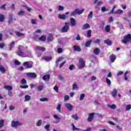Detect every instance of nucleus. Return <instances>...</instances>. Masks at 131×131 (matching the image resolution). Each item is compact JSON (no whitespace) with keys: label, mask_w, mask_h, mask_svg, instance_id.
<instances>
[{"label":"nucleus","mask_w":131,"mask_h":131,"mask_svg":"<svg viewBox=\"0 0 131 131\" xmlns=\"http://www.w3.org/2000/svg\"><path fill=\"white\" fill-rule=\"evenodd\" d=\"M122 43H124V45H126L127 46L131 43V34H127L124 36V39L121 40Z\"/></svg>","instance_id":"1"},{"label":"nucleus","mask_w":131,"mask_h":131,"mask_svg":"<svg viewBox=\"0 0 131 131\" xmlns=\"http://www.w3.org/2000/svg\"><path fill=\"white\" fill-rule=\"evenodd\" d=\"M17 49L18 50L16 52V53L17 54L18 56L19 57H23V58H24V55H25V53H24L23 52V50H24V46H19Z\"/></svg>","instance_id":"2"},{"label":"nucleus","mask_w":131,"mask_h":131,"mask_svg":"<svg viewBox=\"0 0 131 131\" xmlns=\"http://www.w3.org/2000/svg\"><path fill=\"white\" fill-rule=\"evenodd\" d=\"M83 12H84V9L79 10V9L76 8L75 9L74 11H73L71 13V16H76V15H81V14H82Z\"/></svg>","instance_id":"3"},{"label":"nucleus","mask_w":131,"mask_h":131,"mask_svg":"<svg viewBox=\"0 0 131 131\" xmlns=\"http://www.w3.org/2000/svg\"><path fill=\"white\" fill-rule=\"evenodd\" d=\"M79 69H83L85 67V62L83 61V59L80 58L79 61Z\"/></svg>","instance_id":"4"},{"label":"nucleus","mask_w":131,"mask_h":131,"mask_svg":"<svg viewBox=\"0 0 131 131\" xmlns=\"http://www.w3.org/2000/svg\"><path fill=\"white\" fill-rule=\"evenodd\" d=\"M22 123H20V122L18 121H15L14 120H13L11 122V126L12 127H16L17 126H19L22 125Z\"/></svg>","instance_id":"5"},{"label":"nucleus","mask_w":131,"mask_h":131,"mask_svg":"<svg viewBox=\"0 0 131 131\" xmlns=\"http://www.w3.org/2000/svg\"><path fill=\"white\" fill-rule=\"evenodd\" d=\"M68 30H69V25L68 24V23L66 22L65 26H63L61 29V32H63V33L67 32Z\"/></svg>","instance_id":"6"},{"label":"nucleus","mask_w":131,"mask_h":131,"mask_svg":"<svg viewBox=\"0 0 131 131\" xmlns=\"http://www.w3.org/2000/svg\"><path fill=\"white\" fill-rule=\"evenodd\" d=\"M27 76L30 78H36L37 75L35 73H27Z\"/></svg>","instance_id":"7"},{"label":"nucleus","mask_w":131,"mask_h":131,"mask_svg":"<svg viewBox=\"0 0 131 131\" xmlns=\"http://www.w3.org/2000/svg\"><path fill=\"white\" fill-rule=\"evenodd\" d=\"M109 59L112 63H114L115 60H116V55L114 54H112L109 57Z\"/></svg>","instance_id":"8"},{"label":"nucleus","mask_w":131,"mask_h":131,"mask_svg":"<svg viewBox=\"0 0 131 131\" xmlns=\"http://www.w3.org/2000/svg\"><path fill=\"white\" fill-rule=\"evenodd\" d=\"M23 66L26 67L27 69L32 68V64H30L29 61H26L23 63Z\"/></svg>","instance_id":"9"},{"label":"nucleus","mask_w":131,"mask_h":131,"mask_svg":"<svg viewBox=\"0 0 131 131\" xmlns=\"http://www.w3.org/2000/svg\"><path fill=\"white\" fill-rule=\"evenodd\" d=\"M65 107L69 110V111H72V109L73 108V106L71 105V104L69 103H67L65 104Z\"/></svg>","instance_id":"10"},{"label":"nucleus","mask_w":131,"mask_h":131,"mask_svg":"<svg viewBox=\"0 0 131 131\" xmlns=\"http://www.w3.org/2000/svg\"><path fill=\"white\" fill-rule=\"evenodd\" d=\"M95 117V113H91L89 114V117L88 118V120L89 122H91Z\"/></svg>","instance_id":"11"},{"label":"nucleus","mask_w":131,"mask_h":131,"mask_svg":"<svg viewBox=\"0 0 131 131\" xmlns=\"http://www.w3.org/2000/svg\"><path fill=\"white\" fill-rule=\"evenodd\" d=\"M50 75H45L42 77V79L45 81H50Z\"/></svg>","instance_id":"12"},{"label":"nucleus","mask_w":131,"mask_h":131,"mask_svg":"<svg viewBox=\"0 0 131 131\" xmlns=\"http://www.w3.org/2000/svg\"><path fill=\"white\" fill-rule=\"evenodd\" d=\"M101 52V50L98 48H97L93 50V53L94 55H99Z\"/></svg>","instance_id":"13"},{"label":"nucleus","mask_w":131,"mask_h":131,"mask_svg":"<svg viewBox=\"0 0 131 131\" xmlns=\"http://www.w3.org/2000/svg\"><path fill=\"white\" fill-rule=\"evenodd\" d=\"M82 28L83 30H85L89 29V28H91V26L89 24H85L83 25Z\"/></svg>","instance_id":"14"},{"label":"nucleus","mask_w":131,"mask_h":131,"mask_svg":"<svg viewBox=\"0 0 131 131\" xmlns=\"http://www.w3.org/2000/svg\"><path fill=\"white\" fill-rule=\"evenodd\" d=\"M35 50L37 51H41V52H45L46 51V48L41 47H36Z\"/></svg>","instance_id":"15"},{"label":"nucleus","mask_w":131,"mask_h":131,"mask_svg":"<svg viewBox=\"0 0 131 131\" xmlns=\"http://www.w3.org/2000/svg\"><path fill=\"white\" fill-rule=\"evenodd\" d=\"M104 43H106L107 46H112L113 42L110 39H106L104 41Z\"/></svg>","instance_id":"16"},{"label":"nucleus","mask_w":131,"mask_h":131,"mask_svg":"<svg viewBox=\"0 0 131 131\" xmlns=\"http://www.w3.org/2000/svg\"><path fill=\"white\" fill-rule=\"evenodd\" d=\"M73 48L74 51H76L77 52H81V48L79 46H74Z\"/></svg>","instance_id":"17"},{"label":"nucleus","mask_w":131,"mask_h":131,"mask_svg":"<svg viewBox=\"0 0 131 131\" xmlns=\"http://www.w3.org/2000/svg\"><path fill=\"white\" fill-rule=\"evenodd\" d=\"M92 39L87 41L85 43V47H86V48H90V47H91V44L92 43Z\"/></svg>","instance_id":"18"},{"label":"nucleus","mask_w":131,"mask_h":131,"mask_svg":"<svg viewBox=\"0 0 131 131\" xmlns=\"http://www.w3.org/2000/svg\"><path fill=\"white\" fill-rule=\"evenodd\" d=\"M42 60H45V61L49 62V61H51V60H52V57L50 56H44L42 57Z\"/></svg>","instance_id":"19"},{"label":"nucleus","mask_w":131,"mask_h":131,"mask_svg":"<svg viewBox=\"0 0 131 131\" xmlns=\"http://www.w3.org/2000/svg\"><path fill=\"white\" fill-rule=\"evenodd\" d=\"M13 20H14V18L13 17V16L10 15L8 20V23L9 25H10V24L13 23Z\"/></svg>","instance_id":"20"},{"label":"nucleus","mask_w":131,"mask_h":131,"mask_svg":"<svg viewBox=\"0 0 131 131\" xmlns=\"http://www.w3.org/2000/svg\"><path fill=\"white\" fill-rule=\"evenodd\" d=\"M66 15L64 14H59L58 15V18L61 20H65L66 19Z\"/></svg>","instance_id":"21"},{"label":"nucleus","mask_w":131,"mask_h":131,"mask_svg":"<svg viewBox=\"0 0 131 131\" xmlns=\"http://www.w3.org/2000/svg\"><path fill=\"white\" fill-rule=\"evenodd\" d=\"M122 13H123V10H121L120 9H118L117 11H114V14H115V15H118L119 14H122Z\"/></svg>","instance_id":"22"},{"label":"nucleus","mask_w":131,"mask_h":131,"mask_svg":"<svg viewBox=\"0 0 131 131\" xmlns=\"http://www.w3.org/2000/svg\"><path fill=\"white\" fill-rule=\"evenodd\" d=\"M53 35H52V34H49L47 37V40L48 41H52V40H53Z\"/></svg>","instance_id":"23"},{"label":"nucleus","mask_w":131,"mask_h":131,"mask_svg":"<svg viewBox=\"0 0 131 131\" xmlns=\"http://www.w3.org/2000/svg\"><path fill=\"white\" fill-rule=\"evenodd\" d=\"M54 119L56 120V122H60V120H61V118L58 116L57 115H54L53 116Z\"/></svg>","instance_id":"24"},{"label":"nucleus","mask_w":131,"mask_h":131,"mask_svg":"<svg viewBox=\"0 0 131 131\" xmlns=\"http://www.w3.org/2000/svg\"><path fill=\"white\" fill-rule=\"evenodd\" d=\"M104 30L106 32H110L111 28L110 25H106L104 27Z\"/></svg>","instance_id":"25"},{"label":"nucleus","mask_w":131,"mask_h":131,"mask_svg":"<svg viewBox=\"0 0 131 131\" xmlns=\"http://www.w3.org/2000/svg\"><path fill=\"white\" fill-rule=\"evenodd\" d=\"M71 24L72 26H75V24H76L75 19H74V18L71 19Z\"/></svg>","instance_id":"26"},{"label":"nucleus","mask_w":131,"mask_h":131,"mask_svg":"<svg viewBox=\"0 0 131 131\" xmlns=\"http://www.w3.org/2000/svg\"><path fill=\"white\" fill-rule=\"evenodd\" d=\"M112 95L114 98H115V97L117 96V90H116V89H114Z\"/></svg>","instance_id":"27"},{"label":"nucleus","mask_w":131,"mask_h":131,"mask_svg":"<svg viewBox=\"0 0 131 131\" xmlns=\"http://www.w3.org/2000/svg\"><path fill=\"white\" fill-rule=\"evenodd\" d=\"M46 39H47V37L46 36H41L39 38V40H40L41 41H46Z\"/></svg>","instance_id":"28"},{"label":"nucleus","mask_w":131,"mask_h":131,"mask_svg":"<svg viewBox=\"0 0 131 131\" xmlns=\"http://www.w3.org/2000/svg\"><path fill=\"white\" fill-rule=\"evenodd\" d=\"M4 89H5V90H8V91H12V90H13V88L10 85H5Z\"/></svg>","instance_id":"29"},{"label":"nucleus","mask_w":131,"mask_h":131,"mask_svg":"<svg viewBox=\"0 0 131 131\" xmlns=\"http://www.w3.org/2000/svg\"><path fill=\"white\" fill-rule=\"evenodd\" d=\"M62 60H64V57H59L56 61V64H59V62H60V61H62Z\"/></svg>","instance_id":"30"},{"label":"nucleus","mask_w":131,"mask_h":131,"mask_svg":"<svg viewBox=\"0 0 131 131\" xmlns=\"http://www.w3.org/2000/svg\"><path fill=\"white\" fill-rule=\"evenodd\" d=\"M5 20V16L2 14H0V22H4Z\"/></svg>","instance_id":"31"},{"label":"nucleus","mask_w":131,"mask_h":131,"mask_svg":"<svg viewBox=\"0 0 131 131\" xmlns=\"http://www.w3.org/2000/svg\"><path fill=\"white\" fill-rule=\"evenodd\" d=\"M4 123H5V120H0V128H2V127H3L4 125H5Z\"/></svg>","instance_id":"32"},{"label":"nucleus","mask_w":131,"mask_h":131,"mask_svg":"<svg viewBox=\"0 0 131 131\" xmlns=\"http://www.w3.org/2000/svg\"><path fill=\"white\" fill-rule=\"evenodd\" d=\"M42 90H43V85H39L37 88L38 92H41V91H42Z\"/></svg>","instance_id":"33"},{"label":"nucleus","mask_w":131,"mask_h":131,"mask_svg":"<svg viewBox=\"0 0 131 131\" xmlns=\"http://www.w3.org/2000/svg\"><path fill=\"white\" fill-rule=\"evenodd\" d=\"M103 4V2H102V1H99L97 3V4L95 6V8L96 9H98V7L99 6H101V5Z\"/></svg>","instance_id":"34"},{"label":"nucleus","mask_w":131,"mask_h":131,"mask_svg":"<svg viewBox=\"0 0 131 131\" xmlns=\"http://www.w3.org/2000/svg\"><path fill=\"white\" fill-rule=\"evenodd\" d=\"M92 36V30H89L87 31V37H91Z\"/></svg>","instance_id":"35"},{"label":"nucleus","mask_w":131,"mask_h":131,"mask_svg":"<svg viewBox=\"0 0 131 131\" xmlns=\"http://www.w3.org/2000/svg\"><path fill=\"white\" fill-rule=\"evenodd\" d=\"M0 71L2 72V73H5L6 72V69H5V68L4 67L1 66H0Z\"/></svg>","instance_id":"36"},{"label":"nucleus","mask_w":131,"mask_h":131,"mask_svg":"<svg viewBox=\"0 0 131 131\" xmlns=\"http://www.w3.org/2000/svg\"><path fill=\"white\" fill-rule=\"evenodd\" d=\"M15 34L17 36H24L25 34L23 33H21L19 32H15Z\"/></svg>","instance_id":"37"},{"label":"nucleus","mask_w":131,"mask_h":131,"mask_svg":"<svg viewBox=\"0 0 131 131\" xmlns=\"http://www.w3.org/2000/svg\"><path fill=\"white\" fill-rule=\"evenodd\" d=\"M30 96L29 95H26L25 96V101H29L30 100Z\"/></svg>","instance_id":"38"},{"label":"nucleus","mask_w":131,"mask_h":131,"mask_svg":"<svg viewBox=\"0 0 131 131\" xmlns=\"http://www.w3.org/2000/svg\"><path fill=\"white\" fill-rule=\"evenodd\" d=\"M84 97H85V94H81L80 95V101H82L83 99H84Z\"/></svg>","instance_id":"39"},{"label":"nucleus","mask_w":131,"mask_h":131,"mask_svg":"<svg viewBox=\"0 0 131 131\" xmlns=\"http://www.w3.org/2000/svg\"><path fill=\"white\" fill-rule=\"evenodd\" d=\"M74 90H78V86H77V85L76 84L74 83L73 85L72 90L74 91Z\"/></svg>","instance_id":"40"},{"label":"nucleus","mask_w":131,"mask_h":131,"mask_svg":"<svg viewBox=\"0 0 131 131\" xmlns=\"http://www.w3.org/2000/svg\"><path fill=\"white\" fill-rule=\"evenodd\" d=\"M21 84H26V83H27V81L26 80V79H25V78H23L21 80Z\"/></svg>","instance_id":"41"},{"label":"nucleus","mask_w":131,"mask_h":131,"mask_svg":"<svg viewBox=\"0 0 131 131\" xmlns=\"http://www.w3.org/2000/svg\"><path fill=\"white\" fill-rule=\"evenodd\" d=\"M56 110H57V111H58V112H61V104H58L57 105V106L56 107Z\"/></svg>","instance_id":"42"},{"label":"nucleus","mask_w":131,"mask_h":131,"mask_svg":"<svg viewBox=\"0 0 131 131\" xmlns=\"http://www.w3.org/2000/svg\"><path fill=\"white\" fill-rule=\"evenodd\" d=\"M42 121H41V120H39L36 123V126H40V125H41V123H42Z\"/></svg>","instance_id":"43"},{"label":"nucleus","mask_w":131,"mask_h":131,"mask_svg":"<svg viewBox=\"0 0 131 131\" xmlns=\"http://www.w3.org/2000/svg\"><path fill=\"white\" fill-rule=\"evenodd\" d=\"M53 90L55 91L57 93H59V88H58V86L57 85H55L54 87L53 88Z\"/></svg>","instance_id":"44"},{"label":"nucleus","mask_w":131,"mask_h":131,"mask_svg":"<svg viewBox=\"0 0 131 131\" xmlns=\"http://www.w3.org/2000/svg\"><path fill=\"white\" fill-rule=\"evenodd\" d=\"M48 100V99L47 98H42L40 99V102H46Z\"/></svg>","instance_id":"45"},{"label":"nucleus","mask_w":131,"mask_h":131,"mask_svg":"<svg viewBox=\"0 0 131 131\" xmlns=\"http://www.w3.org/2000/svg\"><path fill=\"white\" fill-rule=\"evenodd\" d=\"M72 118H74L75 120H77L78 119V116H77V114H75L72 116Z\"/></svg>","instance_id":"46"},{"label":"nucleus","mask_w":131,"mask_h":131,"mask_svg":"<svg viewBox=\"0 0 131 131\" xmlns=\"http://www.w3.org/2000/svg\"><path fill=\"white\" fill-rule=\"evenodd\" d=\"M131 109V105L129 104L126 106V111H129Z\"/></svg>","instance_id":"47"},{"label":"nucleus","mask_w":131,"mask_h":131,"mask_svg":"<svg viewBox=\"0 0 131 131\" xmlns=\"http://www.w3.org/2000/svg\"><path fill=\"white\" fill-rule=\"evenodd\" d=\"M106 81L108 85L111 84V80H110V79H109L108 78H106Z\"/></svg>","instance_id":"48"},{"label":"nucleus","mask_w":131,"mask_h":131,"mask_svg":"<svg viewBox=\"0 0 131 131\" xmlns=\"http://www.w3.org/2000/svg\"><path fill=\"white\" fill-rule=\"evenodd\" d=\"M14 64L15 65L19 66V65H21V62L18 60H15Z\"/></svg>","instance_id":"49"},{"label":"nucleus","mask_w":131,"mask_h":131,"mask_svg":"<svg viewBox=\"0 0 131 131\" xmlns=\"http://www.w3.org/2000/svg\"><path fill=\"white\" fill-rule=\"evenodd\" d=\"M14 46H15V42L14 41L11 42V43L10 44V49H13Z\"/></svg>","instance_id":"50"},{"label":"nucleus","mask_w":131,"mask_h":131,"mask_svg":"<svg viewBox=\"0 0 131 131\" xmlns=\"http://www.w3.org/2000/svg\"><path fill=\"white\" fill-rule=\"evenodd\" d=\"M18 16H23V15H24V11H20L18 13Z\"/></svg>","instance_id":"51"},{"label":"nucleus","mask_w":131,"mask_h":131,"mask_svg":"<svg viewBox=\"0 0 131 131\" xmlns=\"http://www.w3.org/2000/svg\"><path fill=\"white\" fill-rule=\"evenodd\" d=\"M20 89H28V85H23L20 86Z\"/></svg>","instance_id":"52"},{"label":"nucleus","mask_w":131,"mask_h":131,"mask_svg":"<svg viewBox=\"0 0 131 131\" xmlns=\"http://www.w3.org/2000/svg\"><path fill=\"white\" fill-rule=\"evenodd\" d=\"M63 52V49L61 48H59L57 50V53H58V54H61V53H62Z\"/></svg>","instance_id":"53"},{"label":"nucleus","mask_w":131,"mask_h":131,"mask_svg":"<svg viewBox=\"0 0 131 131\" xmlns=\"http://www.w3.org/2000/svg\"><path fill=\"white\" fill-rule=\"evenodd\" d=\"M90 18H93V11H91L88 15V19Z\"/></svg>","instance_id":"54"},{"label":"nucleus","mask_w":131,"mask_h":131,"mask_svg":"<svg viewBox=\"0 0 131 131\" xmlns=\"http://www.w3.org/2000/svg\"><path fill=\"white\" fill-rule=\"evenodd\" d=\"M109 107L111 109H115L116 108V105H115V104H113L112 105H109Z\"/></svg>","instance_id":"55"},{"label":"nucleus","mask_w":131,"mask_h":131,"mask_svg":"<svg viewBox=\"0 0 131 131\" xmlns=\"http://www.w3.org/2000/svg\"><path fill=\"white\" fill-rule=\"evenodd\" d=\"M101 11L102 12H107V11H108V9H106V7H102L101 8Z\"/></svg>","instance_id":"56"},{"label":"nucleus","mask_w":131,"mask_h":131,"mask_svg":"<svg viewBox=\"0 0 131 131\" xmlns=\"http://www.w3.org/2000/svg\"><path fill=\"white\" fill-rule=\"evenodd\" d=\"M45 128L47 131H50V124H47L45 126Z\"/></svg>","instance_id":"57"},{"label":"nucleus","mask_w":131,"mask_h":131,"mask_svg":"<svg viewBox=\"0 0 131 131\" xmlns=\"http://www.w3.org/2000/svg\"><path fill=\"white\" fill-rule=\"evenodd\" d=\"M122 74H123V72L120 71L118 72V73L117 74V76H119L120 75H122Z\"/></svg>","instance_id":"58"},{"label":"nucleus","mask_w":131,"mask_h":131,"mask_svg":"<svg viewBox=\"0 0 131 131\" xmlns=\"http://www.w3.org/2000/svg\"><path fill=\"white\" fill-rule=\"evenodd\" d=\"M74 68V64H71L69 67V69L71 71L73 70Z\"/></svg>","instance_id":"59"},{"label":"nucleus","mask_w":131,"mask_h":131,"mask_svg":"<svg viewBox=\"0 0 131 131\" xmlns=\"http://www.w3.org/2000/svg\"><path fill=\"white\" fill-rule=\"evenodd\" d=\"M69 100V96L66 95L64 97V101H68Z\"/></svg>","instance_id":"60"},{"label":"nucleus","mask_w":131,"mask_h":131,"mask_svg":"<svg viewBox=\"0 0 131 131\" xmlns=\"http://www.w3.org/2000/svg\"><path fill=\"white\" fill-rule=\"evenodd\" d=\"M58 10L59 11H63L64 10V7L61 6H58Z\"/></svg>","instance_id":"61"},{"label":"nucleus","mask_w":131,"mask_h":131,"mask_svg":"<svg viewBox=\"0 0 131 131\" xmlns=\"http://www.w3.org/2000/svg\"><path fill=\"white\" fill-rule=\"evenodd\" d=\"M6 5H7L6 4H4L3 5H2L0 7V9H2V10H4L5 11V10H6V7H5V6H6Z\"/></svg>","instance_id":"62"},{"label":"nucleus","mask_w":131,"mask_h":131,"mask_svg":"<svg viewBox=\"0 0 131 131\" xmlns=\"http://www.w3.org/2000/svg\"><path fill=\"white\" fill-rule=\"evenodd\" d=\"M101 40L99 39H97L94 41V43H100Z\"/></svg>","instance_id":"63"},{"label":"nucleus","mask_w":131,"mask_h":131,"mask_svg":"<svg viewBox=\"0 0 131 131\" xmlns=\"http://www.w3.org/2000/svg\"><path fill=\"white\" fill-rule=\"evenodd\" d=\"M0 48L1 49H4L5 48V44L4 43H1L0 44Z\"/></svg>","instance_id":"64"}]
</instances>
